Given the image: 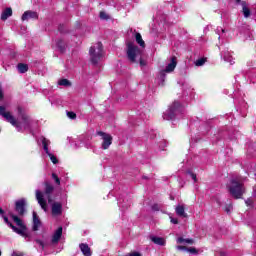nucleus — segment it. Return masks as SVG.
I'll list each match as a JSON object with an SVG mask.
<instances>
[{
  "instance_id": "obj_1",
  "label": "nucleus",
  "mask_w": 256,
  "mask_h": 256,
  "mask_svg": "<svg viewBox=\"0 0 256 256\" xmlns=\"http://www.w3.org/2000/svg\"><path fill=\"white\" fill-rule=\"evenodd\" d=\"M17 111L18 117L16 119L11 112L7 111L5 106H0L1 117H3L7 123H10V125L15 127L16 131H31V129H35V127H37L38 121L31 117L25 109L18 107Z\"/></svg>"
},
{
  "instance_id": "obj_2",
  "label": "nucleus",
  "mask_w": 256,
  "mask_h": 256,
  "mask_svg": "<svg viewBox=\"0 0 256 256\" xmlns=\"http://www.w3.org/2000/svg\"><path fill=\"white\" fill-rule=\"evenodd\" d=\"M9 216L19 228L15 227L11 222H9V218L3 216L5 223L9 225V227H11L14 233H17L18 235H21V237H24L26 241H31V234L27 232V226H25L23 220H21V218H19L17 215L13 214V212H10Z\"/></svg>"
},
{
  "instance_id": "obj_3",
  "label": "nucleus",
  "mask_w": 256,
  "mask_h": 256,
  "mask_svg": "<svg viewBox=\"0 0 256 256\" xmlns=\"http://www.w3.org/2000/svg\"><path fill=\"white\" fill-rule=\"evenodd\" d=\"M53 191H55V187L50 183L45 184L44 194L41 190H36V199L43 211H47V200H45V197L48 199V203H51V193H53Z\"/></svg>"
},
{
  "instance_id": "obj_4",
  "label": "nucleus",
  "mask_w": 256,
  "mask_h": 256,
  "mask_svg": "<svg viewBox=\"0 0 256 256\" xmlns=\"http://www.w3.org/2000/svg\"><path fill=\"white\" fill-rule=\"evenodd\" d=\"M127 57L131 63H140L141 67H145V61H143V50L135 46L133 43L127 45Z\"/></svg>"
},
{
  "instance_id": "obj_5",
  "label": "nucleus",
  "mask_w": 256,
  "mask_h": 256,
  "mask_svg": "<svg viewBox=\"0 0 256 256\" xmlns=\"http://www.w3.org/2000/svg\"><path fill=\"white\" fill-rule=\"evenodd\" d=\"M185 111L179 102H174L168 110L163 114V119L173 121V119H181L182 113Z\"/></svg>"
},
{
  "instance_id": "obj_6",
  "label": "nucleus",
  "mask_w": 256,
  "mask_h": 256,
  "mask_svg": "<svg viewBox=\"0 0 256 256\" xmlns=\"http://www.w3.org/2000/svg\"><path fill=\"white\" fill-rule=\"evenodd\" d=\"M227 188L234 199H241V197H243V193H245V186H243V182L237 179H232Z\"/></svg>"
},
{
  "instance_id": "obj_7",
  "label": "nucleus",
  "mask_w": 256,
  "mask_h": 256,
  "mask_svg": "<svg viewBox=\"0 0 256 256\" xmlns=\"http://www.w3.org/2000/svg\"><path fill=\"white\" fill-rule=\"evenodd\" d=\"M90 59L94 65H97L103 58V44L101 42L96 43L90 48Z\"/></svg>"
},
{
  "instance_id": "obj_8",
  "label": "nucleus",
  "mask_w": 256,
  "mask_h": 256,
  "mask_svg": "<svg viewBox=\"0 0 256 256\" xmlns=\"http://www.w3.org/2000/svg\"><path fill=\"white\" fill-rule=\"evenodd\" d=\"M38 143H42V147L46 155H48V157L50 158V161L53 163V165H57V163H59V159H57V156L53 155V153L49 151V145H51V141L47 140V138L42 136L39 138Z\"/></svg>"
},
{
  "instance_id": "obj_9",
  "label": "nucleus",
  "mask_w": 256,
  "mask_h": 256,
  "mask_svg": "<svg viewBox=\"0 0 256 256\" xmlns=\"http://www.w3.org/2000/svg\"><path fill=\"white\" fill-rule=\"evenodd\" d=\"M97 135H99V137H102V149H109V147H111V144L113 143V137L110 134L101 131H98Z\"/></svg>"
},
{
  "instance_id": "obj_10",
  "label": "nucleus",
  "mask_w": 256,
  "mask_h": 256,
  "mask_svg": "<svg viewBox=\"0 0 256 256\" xmlns=\"http://www.w3.org/2000/svg\"><path fill=\"white\" fill-rule=\"evenodd\" d=\"M25 205H27V201L25 199H23V198L18 200V201H16L15 211L21 217H23L25 215Z\"/></svg>"
},
{
  "instance_id": "obj_11",
  "label": "nucleus",
  "mask_w": 256,
  "mask_h": 256,
  "mask_svg": "<svg viewBox=\"0 0 256 256\" xmlns=\"http://www.w3.org/2000/svg\"><path fill=\"white\" fill-rule=\"evenodd\" d=\"M35 243H37V245H39V247L44 250L45 247H48V245H51V241L49 240V235L47 234H43L42 235V239H35Z\"/></svg>"
},
{
  "instance_id": "obj_12",
  "label": "nucleus",
  "mask_w": 256,
  "mask_h": 256,
  "mask_svg": "<svg viewBox=\"0 0 256 256\" xmlns=\"http://www.w3.org/2000/svg\"><path fill=\"white\" fill-rule=\"evenodd\" d=\"M63 213V205L59 202L52 204V215L53 217H59Z\"/></svg>"
},
{
  "instance_id": "obj_13",
  "label": "nucleus",
  "mask_w": 256,
  "mask_h": 256,
  "mask_svg": "<svg viewBox=\"0 0 256 256\" xmlns=\"http://www.w3.org/2000/svg\"><path fill=\"white\" fill-rule=\"evenodd\" d=\"M22 21H29V19H39V14L35 11H25L21 17Z\"/></svg>"
},
{
  "instance_id": "obj_14",
  "label": "nucleus",
  "mask_w": 256,
  "mask_h": 256,
  "mask_svg": "<svg viewBox=\"0 0 256 256\" xmlns=\"http://www.w3.org/2000/svg\"><path fill=\"white\" fill-rule=\"evenodd\" d=\"M175 67H177V58L172 57L170 63L162 71L165 73H173V71H175Z\"/></svg>"
},
{
  "instance_id": "obj_15",
  "label": "nucleus",
  "mask_w": 256,
  "mask_h": 256,
  "mask_svg": "<svg viewBox=\"0 0 256 256\" xmlns=\"http://www.w3.org/2000/svg\"><path fill=\"white\" fill-rule=\"evenodd\" d=\"M63 235V227H59L53 234L51 243L53 245H56V243H59V239H61V236Z\"/></svg>"
},
{
  "instance_id": "obj_16",
  "label": "nucleus",
  "mask_w": 256,
  "mask_h": 256,
  "mask_svg": "<svg viewBox=\"0 0 256 256\" xmlns=\"http://www.w3.org/2000/svg\"><path fill=\"white\" fill-rule=\"evenodd\" d=\"M79 249L84 256L93 255V253L91 252V248L89 247V244H87V243L79 244Z\"/></svg>"
},
{
  "instance_id": "obj_17",
  "label": "nucleus",
  "mask_w": 256,
  "mask_h": 256,
  "mask_svg": "<svg viewBox=\"0 0 256 256\" xmlns=\"http://www.w3.org/2000/svg\"><path fill=\"white\" fill-rule=\"evenodd\" d=\"M39 227H41V220L39 219V216L37 215V212H33V231H39Z\"/></svg>"
},
{
  "instance_id": "obj_18",
  "label": "nucleus",
  "mask_w": 256,
  "mask_h": 256,
  "mask_svg": "<svg viewBox=\"0 0 256 256\" xmlns=\"http://www.w3.org/2000/svg\"><path fill=\"white\" fill-rule=\"evenodd\" d=\"M221 57L226 61V63H230V65H233L235 61L233 60V56L231 55V52L225 51L221 52Z\"/></svg>"
},
{
  "instance_id": "obj_19",
  "label": "nucleus",
  "mask_w": 256,
  "mask_h": 256,
  "mask_svg": "<svg viewBox=\"0 0 256 256\" xmlns=\"http://www.w3.org/2000/svg\"><path fill=\"white\" fill-rule=\"evenodd\" d=\"M175 211H176V215H178V217H187V213H185V206L178 205V206H176Z\"/></svg>"
},
{
  "instance_id": "obj_20",
  "label": "nucleus",
  "mask_w": 256,
  "mask_h": 256,
  "mask_svg": "<svg viewBox=\"0 0 256 256\" xmlns=\"http://www.w3.org/2000/svg\"><path fill=\"white\" fill-rule=\"evenodd\" d=\"M151 242L155 243V245L164 246L165 245V238L157 237V236H151L150 237Z\"/></svg>"
},
{
  "instance_id": "obj_21",
  "label": "nucleus",
  "mask_w": 256,
  "mask_h": 256,
  "mask_svg": "<svg viewBox=\"0 0 256 256\" xmlns=\"http://www.w3.org/2000/svg\"><path fill=\"white\" fill-rule=\"evenodd\" d=\"M11 15H13V10L11 8H6L1 15L2 21H7Z\"/></svg>"
},
{
  "instance_id": "obj_22",
  "label": "nucleus",
  "mask_w": 256,
  "mask_h": 256,
  "mask_svg": "<svg viewBox=\"0 0 256 256\" xmlns=\"http://www.w3.org/2000/svg\"><path fill=\"white\" fill-rule=\"evenodd\" d=\"M166 72L165 71H160L158 77H157V81H158V85H163V83H165V77H166Z\"/></svg>"
},
{
  "instance_id": "obj_23",
  "label": "nucleus",
  "mask_w": 256,
  "mask_h": 256,
  "mask_svg": "<svg viewBox=\"0 0 256 256\" xmlns=\"http://www.w3.org/2000/svg\"><path fill=\"white\" fill-rule=\"evenodd\" d=\"M135 39H136V43H138V45H140V47H142L144 49L145 41H143V38L140 33H136Z\"/></svg>"
},
{
  "instance_id": "obj_24",
  "label": "nucleus",
  "mask_w": 256,
  "mask_h": 256,
  "mask_svg": "<svg viewBox=\"0 0 256 256\" xmlns=\"http://www.w3.org/2000/svg\"><path fill=\"white\" fill-rule=\"evenodd\" d=\"M205 63H207V58H199L198 60H196L194 62V65L196 67H203L205 65Z\"/></svg>"
},
{
  "instance_id": "obj_25",
  "label": "nucleus",
  "mask_w": 256,
  "mask_h": 256,
  "mask_svg": "<svg viewBox=\"0 0 256 256\" xmlns=\"http://www.w3.org/2000/svg\"><path fill=\"white\" fill-rule=\"evenodd\" d=\"M17 69L19 73H27V71H29V66L26 64H18Z\"/></svg>"
},
{
  "instance_id": "obj_26",
  "label": "nucleus",
  "mask_w": 256,
  "mask_h": 256,
  "mask_svg": "<svg viewBox=\"0 0 256 256\" xmlns=\"http://www.w3.org/2000/svg\"><path fill=\"white\" fill-rule=\"evenodd\" d=\"M177 243H183L184 245L185 244L193 245V239H184V238L180 237L177 239Z\"/></svg>"
},
{
  "instance_id": "obj_27",
  "label": "nucleus",
  "mask_w": 256,
  "mask_h": 256,
  "mask_svg": "<svg viewBox=\"0 0 256 256\" xmlns=\"http://www.w3.org/2000/svg\"><path fill=\"white\" fill-rule=\"evenodd\" d=\"M58 85H60L62 87H71V82L68 79H61L58 82Z\"/></svg>"
},
{
  "instance_id": "obj_28",
  "label": "nucleus",
  "mask_w": 256,
  "mask_h": 256,
  "mask_svg": "<svg viewBox=\"0 0 256 256\" xmlns=\"http://www.w3.org/2000/svg\"><path fill=\"white\" fill-rule=\"evenodd\" d=\"M217 35H219L218 39H223L225 37V29L218 27L216 29Z\"/></svg>"
},
{
  "instance_id": "obj_29",
  "label": "nucleus",
  "mask_w": 256,
  "mask_h": 256,
  "mask_svg": "<svg viewBox=\"0 0 256 256\" xmlns=\"http://www.w3.org/2000/svg\"><path fill=\"white\" fill-rule=\"evenodd\" d=\"M187 176L191 177V179L194 181V183H197V175L195 173L188 171Z\"/></svg>"
},
{
  "instance_id": "obj_30",
  "label": "nucleus",
  "mask_w": 256,
  "mask_h": 256,
  "mask_svg": "<svg viewBox=\"0 0 256 256\" xmlns=\"http://www.w3.org/2000/svg\"><path fill=\"white\" fill-rule=\"evenodd\" d=\"M243 15L246 18L251 15V11L249 10V8H247V6H243Z\"/></svg>"
},
{
  "instance_id": "obj_31",
  "label": "nucleus",
  "mask_w": 256,
  "mask_h": 256,
  "mask_svg": "<svg viewBox=\"0 0 256 256\" xmlns=\"http://www.w3.org/2000/svg\"><path fill=\"white\" fill-rule=\"evenodd\" d=\"M52 179L55 181L56 185H61V179H59V176H57V174L52 173Z\"/></svg>"
},
{
  "instance_id": "obj_32",
  "label": "nucleus",
  "mask_w": 256,
  "mask_h": 256,
  "mask_svg": "<svg viewBox=\"0 0 256 256\" xmlns=\"http://www.w3.org/2000/svg\"><path fill=\"white\" fill-rule=\"evenodd\" d=\"M58 49H60V51H64L65 49V44H63V40H58V42L56 43Z\"/></svg>"
},
{
  "instance_id": "obj_33",
  "label": "nucleus",
  "mask_w": 256,
  "mask_h": 256,
  "mask_svg": "<svg viewBox=\"0 0 256 256\" xmlns=\"http://www.w3.org/2000/svg\"><path fill=\"white\" fill-rule=\"evenodd\" d=\"M66 115H67V117L69 118V119H77V114H75V112H67L66 113Z\"/></svg>"
},
{
  "instance_id": "obj_34",
  "label": "nucleus",
  "mask_w": 256,
  "mask_h": 256,
  "mask_svg": "<svg viewBox=\"0 0 256 256\" xmlns=\"http://www.w3.org/2000/svg\"><path fill=\"white\" fill-rule=\"evenodd\" d=\"M118 205H119L120 209H127V207H129L127 205H124L123 200H121V199L118 200Z\"/></svg>"
},
{
  "instance_id": "obj_35",
  "label": "nucleus",
  "mask_w": 256,
  "mask_h": 256,
  "mask_svg": "<svg viewBox=\"0 0 256 256\" xmlns=\"http://www.w3.org/2000/svg\"><path fill=\"white\" fill-rule=\"evenodd\" d=\"M186 251H188V253H191L192 255H197V249L195 248H186Z\"/></svg>"
},
{
  "instance_id": "obj_36",
  "label": "nucleus",
  "mask_w": 256,
  "mask_h": 256,
  "mask_svg": "<svg viewBox=\"0 0 256 256\" xmlns=\"http://www.w3.org/2000/svg\"><path fill=\"white\" fill-rule=\"evenodd\" d=\"M176 249L178 251H187V247H185V246H177Z\"/></svg>"
},
{
  "instance_id": "obj_37",
  "label": "nucleus",
  "mask_w": 256,
  "mask_h": 256,
  "mask_svg": "<svg viewBox=\"0 0 256 256\" xmlns=\"http://www.w3.org/2000/svg\"><path fill=\"white\" fill-rule=\"evenodd\" d=\"M245 203L248 207H251V205H253V201L251 199H247Z\"/></svg>"
},
{
  "instance_id": "obj_38",
  "label": "nucleus",
  "mask_w": 256,
  "mask_h": 256,
  "mask_svg": "<svg viewBox=\"0 0 256 256\" xmlns=\"http://www.w3.org/2000/svg\"><path fill=\"white\" fill-rule=\"evenodd\" d=\"M100 19H107V14L105 12H100Z\"/></svg>"
},
{
  "instance_id": "obj_39",
  "label": "nucleus",
  "mask_w": 256,
  "mask_h": 256,
  "mask_svg": "<svg viewBox=\"0 0 256 256\" xmlns=\"http://www.w3.org/2000/svg\"><path fill=\"white\" fill-rule=\"evenodd\" d=\"M171 223H173V225H177L179 223V220H177L176 218H171Z\"/></svg>"
},
{
  "instance_id": "obj_40",
  "label": "nucleus",
  "mask_w": 256,
  "mask_h": 256,
  "mask_svg": "<svg viewBox=\"0 0 256 256\" xmlns=\"http://www.w3.org/2000/svg\"><path fill=\"white\" fill-rule=\"evenodd\" d=\"M0 99H3V90H1V87H0Z\"/></svg>"
},
{
  "instance_id": "obj_41",
  "label": "nucleus",
  "mask_w": 256,
  "mask_h": 256,
  "mask_svg": "<svg viewBox=\"0 0 256 256\" xmlns=\"http://www.w3.org/2000/svg\"><path fill=\"white\" fill-rule=\"evenodd\" d=\"M0 215H3V209L0 208Z\"/></svg>"
},
{
  "instance_id": "obj_42",
  "label": "nucleus",
  "mask_w": 256,
  "mask_h": 256,
  "mask_svg": "<svg viewBox=\"0 0 256 256\" xmlns=\"http://www.w3.org/2000/svg\"><path fill=\"white\" fill-rule=\"evenodd\" d=\"M12 256H19V255H17L15 252L12 254Z\"/></svg>"
},
{
  "instance_id": "obj_43",
  "label": "nucleus",
  "mask_w": 256,
  "mask_h": 256,
  "mask_svg": "<svg viewBox=\"0 0 256 256\" xmlns=\"http://www.w3.org/2000/svg\"><path fill=\"white\" fill-rule=\"evenodd\" d=\"M236 3H241V0H236Z\"/></svg>"
},
{
  "instance_id": "obj_44",
  "label": "nucleus",
  "mask_w": 256,
  "mask_h": 256,
  "mask_svg": "<svg viewBox=\"0 0 256 256\" xmlns=\"http://www.w3.org/2000/svg\"><path fill=\"white\" fill-rule=\"evenodd\" d=\"M1 254H2V253H1V250H0V256H1Z\"/></svg>"
}]
</instances>
